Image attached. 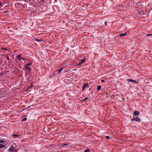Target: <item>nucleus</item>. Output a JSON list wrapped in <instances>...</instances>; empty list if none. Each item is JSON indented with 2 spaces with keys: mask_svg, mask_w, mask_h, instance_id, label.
<instances>
[{
  "mask_svg": "<svg viewBox=\"0 0 152 152\" xmlns=\"http://www.w3.org/2000/svg\"><path fill=\"white\" fill-rule=\"evenodd\" d=\"M89 87L88 83H85L83 85L82 90L84 91L86 88H88Z\"/></svg>",
  "mask_w": 152,
  "mask_h": 152,
  "instance_id": "f257e3e1",
  "label": "nucleus"
},
{
  "mask_svg": "<svg viewBox=\"0 0 152 152\" xmlns=\"http://www.w3.org/2000/svg\"><path fill=\"white\" fill-rule=\"evenodd\" d=\"M16 150V149L15 147L13 145H12L9 148V151L10 152H13L15 151Z\"/></svg>",
  "mask_w": 152,
  "mask_h": 152,
  "instance_id": "f03ea898",
  "label": "nucleus"
},
{
  "mask_svg": "<svg viewBox=\"0 0 152 152\" xmlns=\"http://www.w3.org/2000/svg\"><path fill=\"white\" fill-rule=\"evenodd\" d=\"M86 60V58H83L82 59L80 60L78 65H80L84 63Z\"/></svg>",
  "mask_w": 152,
  "mask_h": 152,
  "instance_id": "7ed1b4c3",
  "label": "nucleus"
},
{
  "mask_svg": "<svg viewBox=\"0 0 152 152\" xmlns=\"http://www.w3.org/2000/svg\"><path fill=\"white\" fill-rule=\"evenodd\" d=\"M63 70V68H61L59 69H58L57 71H56V74H58L60 73Z\"/></svg>",
  "mask_w": 152,
  "mask_h": 152,
  "instance_id": "20e7f679",
  "label": "nucleus"
},
{
  "mask_svg": "<svg viewBox=\"0 0 152 152\" xmlns=\"http://www.w3.org/2000/svg\"><path fill=\"white\" fill-rule=\"evenodd\" d=\"M127 80L131 82H134L137 83H138V82H137L136 80L131 79H128Z\"/></svg>",
  "mask_w": 152,
  "mask_h": 152,
  "instance_id": "39448f33",
  "label": "nucleus"
},
{
  "mask_svg": "<svg viewBox=\"0 0 152 152\" xmlns=\"http://www.w3.org/2000/svg\"><path fill=\"white\" fill-rule=\"evenodd\" d=\"M135 121L137 122H140L141 121V119L137 117H135Z\"/></svg>",
  "mask_w": 152,
  "mask_h": 152,
  "instance_id": "423d86ee",
  "label": "nucleus"
},
{
  "mask_svg": "<svg viewBox=\"0 0 152 152\" xmlns=\"http://www.w3.org/2000/svg\"><path fill=\"white\" fill-rule=\"evenodd\" d=\"M133 113L135 116H138L139 115L140 113L137 111H135Z\"/></svg>",
  "mask_w": 152,
  "mask_h": 152,
  "instance_id": "0eeeda50",
  "label": "nucleus"
},
{
  "mask_svg": "<svg viewBox=\"0 0 152 152\" xmlns=\"http://www.w3.org/2000/svg\"><path fill=\"white\" fill-rule=\"evenodd\" d=\"M127 34L126 32H125L124 34H119V37H122L125 36Z\"/></svg>",
  "mask_w": 152,
  "mask_h": 152,
  "instance_id": "6e6552de",
  "label": "nucleus"
},
{
  "mask_svg": "<svg viewBox=\"0 0 152 152\" xmlns=\"http://www.w3.org/2000/svg\"><path fill=\"white\" fill-rule=\"evenodd\" d=\"M24 67L26 69H27L28 70H29V71H31V68L29 67L24 66Z\"/></svg>",
  "mask_w": 152,
  "mask_h": 152,
  "instance_id": "1a4fd4ad",
  "label": "nucleus"
},
{
  "mask_svg": "<svg viewBox=\"0 0 152 152\" xmlns=\"http://www.w3.org/2000/svg\"><path fill=\"white\" fill-rule=\"evenodd\" d=\"M101 89V86H97V90H98L99 91Z\"/></svg>",
  "mask_w": 152,
  "mask_h": 152,
  "instance_id": "9d476101",
  "label": "nucleus"
},
{
  "mask_svg": "<svg viewBox=\"0 0 152 152\" xmlns=\"http://www.w3.org/2000/svg\"><path fill=\"white\" fill-rule=\"evenodd\" d=\"M17 58L18 59H20L22 58V57L20 54L18 55L17 56Z\"/></svg>",
  "mask_w": 152,
  "mask_h": 152,
  "instance_id": "9b49d317",
  "label": "nucleus"
},
{
  "mask_svg": "<svg viewBox=\"0 0 152 152\" xmlns=\"http://www.w3.org/2000/svg\"><path fill=\"white\" fill-rule=\"evenodd\" d=\"M31 64H32V63H31L30 62L28 64H25L24 65V66H29L30 65H31Z\"/></svg>",
  "mask_w": 152,
  "mask_h": 152,
  "instance_id": "f8f14e48",
  "label": "nucleus"
},
{
  "mask_svg": "<svg viewBox=\"0 0 152 152\" xmlns=\"http://www.w3.org/2000/svg\"><path fill=\"white\" fill-rule=\"evenodd\" d=\"M12 136L13 137H18L19 136V135H17L16 134H13L12 135Z\"/></svg>",
  "mask_w": 152,
  "mask_h": 152,
  "instance_id": "ddd939ff",
  "label": "nucleus"
},
{
  "mask_svg": "<svg viewBox=\"0 0 152 152\" xmlns=\"http://www.w3.org/2000/svg\"><path fill=\"white\" fill-rule=\"evenodd\" d=\"M5 146V145H3L1 143H0V148L4 147Z\"/></svg>",
  "mask_w": 152,
  "mask_h": 152,
  "instance_id": "4468645a",
  "label": "nucleus"
},
{
  "mask_svg": "<svg viewBox=\"0 0 152 152\" xmlns=\"http://www.w3.org/2000/svg\"><path fill=\"white\" fill-rule=\"evenodd\" d=\"M84 152H90V151L89 149H88L85 150Z\"/></svg>",
  "mask_w": 152,
  "mask_h": 152,
  "instance_id": "2eb2a0df",
  "label": "nucleus"
},
{
  "mask_svg": "<svg viewBox=\"0 0 152 152\" xmlns=\"http://www.w3.org/2000/svg\"><path fill=\"white\" fill-rule=\"evenodd\" d=\"M7 59L8 61H10L11 60L10 58L9 57V56H7Z\"/></svg>",
  "mask_w": 152,
  "mask_h": 152,
  "instance_id": "dca6fc26",
  "label": "nucleus"
},
{
  "mask_svg": "<svg viewBox=\"0 0 152 152\" xmlns=\"http://www.w3.org/2000/svg\"><path fill=\"white\" fill-rule=\"evenodd\" d=\"M105 137L108 139H110V137L109 136H106Z\"/></svg>",
  "mask_w": 152,
  "mask_h": 152,
  "instance_id": "f3484780",
  "label": "nucleus"
},
{
  "mask_svg": "<svg viewBox=\"0 0 152 152\" xmlns=\"http://www.w3.org/2000/svg\"><path fill=\"white\" fill-rule=\"evenodd\" d=\"M131 121H135V117L132 118L131 119Z\"/></svg>",
  "mask_w": 152,
  "mask_h": 152,
  "instance_id": "a211bd4d",
  "label": "nucleus"
},
{
  "mask_svg": "<svg viewBox=\"0 0 152 152\" xmlns=\"http://www.w3.org/2000/svg\"><path fill=\"white\" fill-rule=\"evenodd\" d=\"M38 42H40L41 41L40 40V39H35Z\"/></svg>",
  "mask_w": 152,
  "mask_h": 152,
  "instance_id": "6ab92c4d",
  "label": "nucleus"
},
{
  "mask_svg": "<svg viewBox=\"0 0 152 152\" xmlns=\"http://www.w3.org/2000/svg\"><path fill=\"white\" fill-rule=\"evenodd\" d=\"M27 120V118H24L23 120V121H26V120Z\"/></svg>",
  "mask_w": 152,
  "mask_h": 152,
  "instance_id": "aec40b11",
  "label": "nucleus"
},
{
  "mask_svg": "<svg viewBox=\"0 0 152 152\" xmlns=\"http://www.w3.org/2000/svg\"><path fill=\"white\" fill-rule=\"evenodd\" d=\"M88 99V97H86L83 100V101H85Z\"/></svg>",
  "mask_w": 152,
  "mask_h": 152,
  "instance_id": "412c9836",
  "label": "nucleus"
},
{
  "mask_svg": "<svg viewBox=\"0 0 152 152\" xmlns=\"http://www.w3.org/2000/svg\"><path fill=\"white\" fill-rule=\"evenodd\" d=\"M104 81H105V80H101V81L102 82H104Z\"/></svg>",
  "mask_w": 152,
  "mask_h": 152,
  "instance_id": "4be33fe9",
  "label": "nucleus"
},
{
  "mask_svg": "<svg viewBox=\"0 0 152 152\" xmlns=\"http://www.w3.org/2000/svg\"><path fill=\"white\" fill-rule=\"evenodd\" d=\"M105 25H107V22L106 21L105 22Z\"/></svg>",
  "mask_w": 152,
  "mask_h": 152,
  "instance_id": "5701e85b",
  "label": "nucleus"
},
{
  "mask_svg": "<svg viewBox=\"0 0 152 152\" xmlns=\"http://www.w3.org/2000/svg\"><path fill=\"white\" fill-rule=\"evenodd\" d=\"M152 35V34H148L147 35V36H151V35Z\"/></svg>",
  "mask_w": 152,
  "mask_h": 152,
  "instance_id": "b1692460",
  "label": "nucleus"
},
{
  "mask_svg": "<svg viewBox=\"0 0 152 152\" xmlns=\"http://www.w3.org/2000/svg\"><path fill=\"white\" fill-rule=\"evenodd\" d=\"M4 142V141H0V142Z\"/></svg>",
  "mask_w": 152,
  "mask_h": 152,
  "instance_id": "393cba45",
  "label": "nucleus"
},
{
  "mask_svg": "<svg viewBox=\"0 0 152 152\" xmlns=\"http://www.w3.org/2000/svg\"><path fill=\"white\" fill-rule=\"evenodd\" d=\"M3 74V73L0 72V75H2Z\"/></svg>",
  "mask_w": 152,
  "mask_h": 152,
  "instance_id": "a878e982",
  "label": "nucleus"
},
{
  "mask_svg": "<svg viewBox=\"0 0 152 152\" xmlns=\"http://www.w3.org/2000/svg\"><path fill=\"white\" fill-rule=\"evenodd\" d=\"M3 50H7V49L6 48H4L3 49Z\"/></svg>",
  "mask_w": 152,
  "mask_h": 152,
  "instance_id": "bb28decb",
  "label": "nucleus"
},
{
  "mask_svg": "<svg viewBox=\"0 0 152 152\" xmlns=\"http://www.w3.org/2000/svg\"><path fill=\"white\" fill-rule=\"evenodd\" d=\"M21 59H22L23 60H24L25 59V58H22Z\"/></svg>",
  "mask_w": 152,
  "mask_h": 152,
  "instance_id": "cd10ccee",
  "label": "nucleus"
},
{
  "mask_svg": "<svg viewBox=\"0 0 152 152\" xmlns=\"http://www.w3.org/2000/svg\"><path fill=\"white\" fill-rule=\"evenodd\" d=\"M2 4V3H0V6H1Z\"/></svg>",
  "mask_w": 152,
  "mask_h": 152,
  "instance_id": "c85d7f7f",
  "label": "nucleus"
},
{
  "mask_svg": "<svg viewBox=\"0 0 152 152\" xmlns=\"http://www.w3.org/2000/svg\"><path fill=\"white\" fill-rule=\"evenodd\" d=\"M44 0H42V1H44Z\"/></svg>",
  "mask_w": 152,
  "mask_h": 152,
  "instance_id": "c756f323",
  "label": "nucleus"
}]
</instances>
